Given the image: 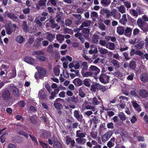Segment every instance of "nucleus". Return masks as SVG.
<instances>
[{"label": "nucleus", "instance_id": "5701e85b", "mask_svg": "<svg viewBox=\"0 0 148 148\" xmlns=\"http://www.w3.org/2000/svg\"><path fill=\"white\" fill-rule=\"evenodd\" d=\"M90 49L89 51L90 54H92L97 53L98 52L97 49L95 45H92L90 46Z\"/></svg>", "mask_w": 148, "mask_h": 148}, {"label": "nucleus", "instance_id": "69168bd1", "mask_svg": "<svg viewBox=\"0 0 148 148\" xmlns=\"http://www.w3.org/2000/svg\"><path fill=\"white\" fill-rule=\"evenodd\" d=\"M83 57L86 60L88 61L89 63H91L92 62V59L91 58H89L86 55H83Z\"/></svg>", "mask_w": 148, "mask_h": 148}, {"label": "nucleus", "instance_id": "6e6552de", "mask_svg": "<svg viewBox=\"0 0 148 148\" xmlns=\"http://www.w3.org/2000/svg\"><path fill=\"white\" fill-rule=\"evenodd\" d=\"M74 116L78 121L81 120L82 116V114H80L78 110H75L73 112Z\"/></svg>", "mask_w": 148, "mask_h": 148}, {"label": "nucleus", "instance_id": "79ce46f5", "mask_svg": "<svg viewBox=\"0 0 148 148\" xmlns=\"http://www.w3.org/2000/svg\"><path fill=\"white\" fill-rule=\"evenodd\" d=\"M145 22L141 18H139L138 19L137 21V24L140 28L144 25L145 24Z\"/></svg>", "mask_w": 148, "mask_h": 148}, {"label": "nucleus", "instance_id": "4be33fe9", "mask_svg": "<svg viewBox=\"0 0 148 148\" xmlns=\"http://www.w3.org/2000/svg\"><path fill=\"white\" fill-rule=\"evenodd\" d=\"M115 138L113 137L111 138L110 140L107 143V146L109 148H111L113 147L114 145V142L115 141Z\"/></svg>", "mask_w": 148, "mask_h": 148}, {"label": "nucleus", "instance_id": "ea45409f", "mask_svg": "<svg viewBox=\"0 0 148 148\" xmlns=\"http://www.w3.org/2000/svg\"><path fill=\"white\" fill-rule=\"evenodd\" d=\"M73 83L75 84V85L80 86L82 84V81L79 79L76 78L74 80Z\"/></svg>", "mask_w": 148, "mask_h": 148}, {"label": "nucleus", "instance_id": "c03bdc74", "mask_svg": "<svg viewBox=\"0 0 148 148\" xmlns=\"http://www.w3.org/2000/svg\"><path fill=\"white\" fill-rule=\"evenodd\" d=\"M54 148H62V145L58 141H55L54 143Z\"/></svg>", "mask_w": 148, "mask_h": 148}, {"label": "nucleus", "instance_id": "2f4dec72", "mask_svg": "<svg viewBox=\"0 0 148 148\" xmlns=\"http://www.w3.org/2000/svg\"><path fill=\"white\" fill-rule=\"evenodd\" d=\"M10 89L12 91L13 94L15 95L18 96L19 95V92L18 89L15 87L12 86L10 87Z\"/></svg>", "mask_w": 148, "mask_h": 148}, {"label": "nucleus", "instance_id": "f03ea898", "mask_svg": "<svg viewBox=\"0 0 148 148\" xmlns=\"http://www.w3.org/2000/svg\"><path fill=\"white\" fill-rule=\"evenodd\" d=\"M89 71L92 73L95 78H96V76L100 72V69L97 66L94 65H91L89 68Z\"/></svg>", "mask_w": 148, "mask_h": 148}, {"label": "nucleus", "instance_id": "e433bc0d", "mask_svg": "<svg viewBox=\"0 0 148 148\" xmlns=\"http://www.w3.org/2000/svg\"><path fill=\"white\" fill-rule=\"evenodd\" d=\"M109 132H107L102 137L101 140L103 142H105L109 138L108 137Z\"/></svg>", "mask_w": 148, "mask_h": 148}, {"label": "nucleus", "instance_id": "680f3d73", "mask_svg": "<svg viewBox=\"0 0 148 148\" xmlns=\"http://www.w3.org/2000/svg\"><path fill=\"white\" fill-rule=\"evenodd\" d=\"M79 95L82 98H83L85 96V93L83 92L81 89L79 90Z\"/></svg>", "mask_w": 148, "mask_h": 148}, {"label": "nucleus", "instance_id": "c756f323", "mask_svg": "<svg viewBox=\"0 0 148 148\" xmlns=\"http://www.w3.org/2000/svg\"><path fill=\"white\" fill-rule=\"evenodd\" d=\"M24 60L27 63L31 64H33L34 62V60L32 58L29 57L25 58Z\"/></svg>", "mask_w": 148, "mask_h": 148}, {"label": "nucleus", "instance_id": "5fc2aeb1", "mask_svg": "<svg viewBox=\"0 0 148 148\" xmlns=\"http://www.w3.org/2000/svg\"><path fill=\"white\" fill-rule=\"evenodd\" d=\"M144 32H146L148 31V25L144 24L142 27L140 28Z\"/></svg>", "mask_w": 148, "mask_h": 148}, {"label": "nucleus", "instance_id": "0eeeda50", "mask_svg": "<svg viewBox=\"0 0 148 148\" xmlns=\"http://www.w3.org/2000/svg\"><path fill=\"white\" fill-rule=\"evenodd\" d=\"M5 27L7 34L8 35L11 34L13 31V28L11 26V24H6L5 25Z\"/></svg>", "mask_w": 148, "mask_h": 148}, {"label": "nucleus", "instance_id": "1a4fd4ad", "mask_svg": "<svg viewBox=\"0 0 148 148\" xmlns=\"http://www.w3.org/2000/svg\"><path fill=\"white\" fill-rule=\"evenodd\" d=\"M38 96L40 99L43 100L47 99L46 93L42 90H40Z\"/></svg>", "mask_w": 148, "mask_h": 148}, {"label": "nucleus", "instance_id": "09e8293b", "mask_svg": "<svg viewBox=\"0 0 148 148\" xmlns=\"http://www.w3.org/2000/svg\"><path fill=\"white\" fill-rule=\"evenodd\" d=\"M119 116L121 120L122 121H124L126 119L125 116L123 112H119Z\"/></svg>", "mask_w": 148, "mask_h": 148}, {"label": "nucleus", "instance_id": "a19ab883", "mask_svg": "<svg viewBox=\"0 0 148 148\" xmlns=\"http://www.w3.org/2000/svg\"><path fill=\"white\" fill-rule=\"evenodd\" d=\"M25 40V39L22 36L19 35L16 38V41L20 44L22 43Z\"/></svg>", "mask_w": 148, "mask_h": 148}, {"label": "nucleus", "instance_id": "4468645a", "mask_svg": "<svg viewBox=\"0 0 148 148\" xmlns=\"http://www.w3.org/2000/svg\"><path fill=\"white\" fill-rule=\"evenodd\" d=\"M36 68L38 70V72L40 75L44 76L46 75V71L44 68L38 66H36Z\"/></svg>", "mask_w": 148, "mask_h": 148}, {"label": "nucleus", "instance_id": "393cba45", "mask_svg": "<svg viewBox=\"0 0 148 148\" xmlns=\"http://www.w3.org/2000/svg\"><path fill=\"white\" fill-rule=\"evenodd\" d=\"M7 16L8 17L14 21H16L18 19V17L15 14L12 13H8Z\"/></svg>", "mask_w": 148, "mask_h": 148}, {"label": "nucleus", "instance_id": "3c124183", "mask_svg": "<svg viewBox=\"0 0 148 148\" xmlns=\"http://www.w3.org/2000/svg\"><path fill=\"white\" fill-rule=\"evenodd\" d=\"M65 101L67 103H68L70 104L71 102H73L75 101L74 98L71 97H69L65 99Z\"/></svg>", "mask_w": 148, "mask_h": 148}, {"label": "nucleus", "instance_id": "4d7b16f0", "mask_svg": "<svg viewBox=\"0 0 148 148\" xmlns=\"http://www.w3.org/2000/svg\"><path fill=\"white\" fill-rule=\"evenodd\" d=\"M54 106L56 108L58 109H60L62 107L61 104L57 102H55L54 104Z\"/></svg>", "mask_w": 148, "mask_h": 148}, {"label": "nucleus", "instance_id": "423d86ee", "mask_svg": "<svg viewBox=\"0 0 148 148\" xmlns=\"http://www.w3.org/2000/svg\"><path fill=\"white\" fill-rule=\"evenodd\" d=\"M139 95L142 98H145L148 96V92L145 89H141L139 92Z\"/></svg>", "mask_w": 148, "mask_h": 148}, {"label": "nucleus", "instance_id": "9d476101", "mask_svg": "<svg viewBox=\"0 0 148 148\" xmlns=\"http://www.w3.org/2000/svg\"><path fill=\"white\" fill-rule=\"evenodd\" d=\"M91 21L90 20H86L84 21L78 28V30H82L84 27H87L90 26Z\"/></svg>", "mask_w": 148, "mask_h": 148}, {"label": "nucleus", "instance_id": "f704fd0d", "mask_svg": "<svg viewBox=\"0 0 148 148\" xmlns=\"http://www.w3.org/2000/svg\"><path fill=\"white\" fill-rule=\"evenodd\" d=\"M85 108L87 110H91V111L94 112V114H96L97 113V111L95 110V107L93 106L88 105L85 107Z\"/></svg>", "mask_w": 148, "mask_h": 148}, {"label": "nucleus", "instance_id": "4c0bfd02", "mask_svg": "<svg viewBox=\"0 0 148 148\" xmlns=\"http://www.w3.org/2000/svg\"><path fill=\"white\" fill-rule=\"evenodd\" d=\"M98 49L99 52L101 54H106L108 52L107 50L102 47H99Z\"/></svg>", "mask_w": 148, "mask_h": 148}, {"label": "nucleus", "instance_id": "338daca9", "mask_svg": "<svg viewBox=\"0 0 148 148\" xmlns=\"http://www.w3.org/2000/svg\"><path fill=\"white\" fill-rule=\"evenodd\" d=\"M65 138L67 144L68 145H69L71 140V138L68 136H66L65 137Z\"/></svg>", "mask_w": 148, "mask_h": 148}, {"label": "nucleus", "instance_id": "603ef678", "mask_svg": "<svg viewBox=\"0 0 148 148\" xmlns=\"http://www.w3.org/2000/svg\"><path fill=\"white\" fill-rule=\"evenodd\" d=\"M7 135H8L7 133H5L0 137V140L1 143H3L6 140L5 136Z\"/></svg>", "mask_w": 148, "mask_h": 148}, {"label": "nucleus", "instance_id": "c85d7f7f", "mask_svg": "<svg viewBox=\"0 0 148 148\" xmlns=\"http://www.w3.org/2000/svg\"><path fill=\"white\" fill-rule=\"evenodd\" d=\"M46 35L47 37V39L49 40L50 42H52L55 38V35H53L50 33H46Z\"/></svg>", "mask_w": 148, "mask_h": 148}, {"label": "nucleus", "instance_id": "aec40b11", "mask_svg": "<svg viewBox=\"0 0 148 148\" xmlns=\"http://www.w3.org/2000/svg\"><path fill=\"white\" fill-rule=\"evenodd\" d=\"M80 65L82 69V71H84L88 69V63L86 62H83L81 63Z\"/></svg>", "mask_w": 148, "mask_h": 148}, {"label": "nucleus", "instance_id": "f3484780", "mask_svg": "<svg viewBox=\"0 0 148 148\" xmlns=\"http://www.w3.org/2000/svg\"><path fill=\"white\" fill-rule=\"evenodd\" d=\"M125 31L124 27L121 26H119L116 28L117 33L119 35H122L124 34Z\"/></svg>", "mask_w": 148, "mask_h": 148}, {"label": "nucleus", "instance_id": "2eb2a0df", "mask_svg": "<svg viewBox=\"0 0 148 148\" xmlns=\"http://www.w3.org/2000/svg\"><path fill=\"white\" fill-rule=\"evenodd\" d=\"M86 135V134L83 132L82 130H79L76 132V136L77 137L84 138Z\"/></svg>", "mask_w": 148, "mask_h": 148}, {"label": "nucleus", "instance_id": "a18cd8bd", "mask_svg": "<svg viewBox=\"0 0 148 148\" xmlns=\"http://www.w3.org/2000/svg\"><path fill=\"white\" fill-rule=\"evenodd\" d=\"M23 29L24 32H27L28 29V27L27 24V22L24 21L22 24Z\"/></svg>", "mask_w": 148, "mask_h": 148}, {"label": "nucleus", "instance_id": "a878e982", "mask_svg": "<svg viewBox=\"0 0 148 148\" xmlns=\"http://www.w3.org/2000/svg\"><path fill=\"white\" fill-rule=\"evenodd\" d=\"M64 36L62 34H58L56 35V38L60 43L62 42L64 40Z\"/></svg>", "mask_w": 148, "mask_h": 148}, {"label": "nucleus", "instance_id": "49530a36", "mask_svg": "<svg viewBox=\"0 0 148 148\" xmlns=\"http://www.w3.org/2000/svg\"><path fill=\"white\" fill-rule=\"evenodd\" d=\"M83 83L85 86L87 87L90 86L91 84L90 83V80L88 79H85L83 81Z\"/></svg>", "mask_w": 148, "mask_h": 148}, {"label": "nucleus", "instance_id": "f8f14e48", "mask_svg": "<svg viewBox=\"0 0 148 148\" xmlns=\"http://www.w3.org/2000/svg\"><path fill=\"white\" fill-rule=\"evenodd\" d=\"M2 97L4 100L8 101L10 100V93L9 91L7 90L5 91L2 95Z\"/></svg>", "mask_w": 148, "mask_h": 148}, {"label": "nucleus", "instance_id": "412c9836", "mask_svg": "<svg viewBox=\"0 0 148 148\" xmlns=\"http://www.w3.org/2000/svg\"><path fill=\"white\" fill-rule=\"evenodd\" d=\"M75 140L77 144L83 145L86 143V140L84 138L78 137Z\"/></svg>", "mask_w": 148, "mask_h": 148}, {"label": "nucleus", "instance_id": "e2e57ef3", "mask_svg": "<svg viewBox=\"0 0 148 148\" xmlns=\"http://www.w3.org/2000/svg\"><path fill=\"white\" fill-rule=\"evenodd\" d=\"M16 140L17 143H21L23 140V138L22 137L18 136L16 138Z\"/></svg>", "mask_w": 148, "mask_h": 148}, {"label": "nucleus", "instance_id": "6ab92c4d", "mask_svg": "<svg viewBox=\"0 0 148 148\" xmlns=\"http://www.w3.org/2000/svg\"><path fill=\"white\" fill-rule=\"evenodd\" d=\"M132 32V29L130 27H127L125 29L124 34L126 36L129 37L131 35Z\"/></svg>", "mask_w": 148, "mask_h": 148}, {"label": "nucleus", "instance_id": "dca6fc26", "mask_svg": "<svg viewBox=\"0 0 148 148\" xmlns=\"http://www.w3.org/2000/svg\"><path fill=\"white\" fill-rule=\"evenodd\" d=\"M88 101L91 102L90 103L94 106L97 105L100 103V101H98L96 97L90 99H88Z\"/></svg>", "mask_w": 148, "mask_h": 148}, {"label": "nucleus", "instance_id": "c9c22d12", "mask_svg": "<svg viewBox=\"0 0 148 148\" xmlns=\"http://www.w3.org/2000/svg\"><path fill=\"white\" fill-rule=\"evenodd\" d=\"M144 43L143 41H140L138 44L135 45V47L138 49H142L144 47Z\"/></svg>", "mask_w": 148, "mask_h": 148}, {"label": "nucleus", "instance_id": "774afa93", "mask_svg": "<svg viewBox=\"0 0 148 148\" xmlns=\"http://www.w3.org/2000/svg\"><path fill=\"white\" fill-rule=\"evenodd\" d=\"M90 16L92 17H98V14L95 11H92L91 12Z\"/></svg>", "mask_w": 148, "mask_h": 148}, {"label": "nucleus", "instance_id": "473e14b6", "mask_svg": "<svg viewBox=\"0 0 148 148\" xmlns=\"http://www.w3.org/2000/svg\"><path fill=\"white\" fill-rule=\"evenodd\" d=\"M115 46V44L113 43L110 42H108L106 45V47L107 48L111 50H114Z\"/></svg>", "mask_w": 148, "mask_h": 148}, {"label": "nucleus", "instance_id": "58836bf2", "mask_svg": "<svg viewBox=\"0 0 148 148\" xmlns=\"http://www.w3.org/2000/svg\"><path fill=\"white\" fill-rule=\"evenodd\" d=\"M140 80L144 82H146L148 80V77L145 74L141 75L140 77Z\"/></svg>", "mask_w": 148, "mask_h": 148}, {"label": "nucleus", "instance_id": "39448f33", "mask_svg": "<svg viewBox=\"0 0 148 148\" xmlns=\"http://www.w3.org/2000/svg\"><path fill=\"white\" fill-rule=\"evenodd\" d=\"M100 13L102 15L106 14V17L108 18L111 16V12L110 10L106 8H103L101 10Z\"/></svg>", "mask_w": 148, "mask_h": 148}, {"label": "nucleus", "instance_id": "de8ad7c7", "mask_svg": "<svg viewBox=\"0 0 148 148\" xmlns=\"http://www.w3.org/2000/svg\"><path fill=\"white\" fill-rule=\"evenodd\" d=\"M54 73L55 75L58 76L59 75L60 70L58 67H55L54 68Z\"/></svg>", "mask_w": 148, "mask_h": 148}, {"label": "nucleus", "instance_id": "7ed1b4c3", "mask_svg": "<svg viewBox=\"0 0 148 148\" xmlns=\"http://www.w3.org/2000/svg\"><path fill=\"white\" fill-rule=\"evenodd\" d=\"M18 134L24 136L26 137L27 138H28L29 137L28 136H29L31 138L32 141L34 143V144L36 145H38V143L37 140L34 136H32L29 134L28 135L26 133L22 131H20L18 132Z\"/></svg>", "mask_w": 148, "mask_h": 148}, {"label": "nucleus", "instance_id": "f257e3e1", "mask_svg": "<svg viewBox=\"0 0 148 148\" xmlns=\"http://www.w3.org/2000/svg\"><path fill=\"white\" fill-rule=\"evenodd\" d=\"M44 53L41 50L36 51L34 52L33 55L34 56L35 55H37L36 58L39 60L42 61H44L46 60V58L44 56H42L44 55Z\"/></svg>", "mask_w": 148, "mask_h": 148}, {"label": "nucleus", "instance_id": "bb28decb", "mask_svg": "<svg viewBox=\"0 0 148 148\" xmlns=\"http://www.w3.org/2000/svg\"><path fill=\"white\" fill-rule=\"evenodd\" d=\"M126 14H124L123 15L121 18L119 20V22L121 24L125 25L127 21V19L126 17Z\"/></svg>", "mask_w": 148, "mask_h": 148}, {"label": "nucleus", "instance_id": "bf43d9fd", "mask_svg": "<svg viewBox=\"0 0 148 148\" xmlns=\"http://www.w3.org/2000/svg\"><path fill=\"white\" fill-rule=\"evenodd\" d=\"M107 43L105 40H101L99 41V44L103 46H106Z\"/></svg>", "mask_w": 148, "mask_h": 148}, {"label": "nucleus", "instance_id": "13d9d810", "mask_svg": "<svg viewBox=\"0 0 148 148\" xmlns=\"http://www.w3.org/2000/svg\"><path fill=\"white\" fill-rule=\"evenodd\" d=\"M91 136L94 139L96 138L97 136V132H92L90 134Z\"/></svg>", "mask_w": 148, "mask_h": 148}, {"label": "nucleus", "instance_id": "ddd939ff", "mask_svg": "<svg viewBox=\"0 0 148 148\" xmlns=\"http://www.w3.org/2000/svg\"><path fill=\"white\" fill-rule=\"evenodd\" d=\"M81 30H82V33L84 37L85 38H88L90 32L89 29L88 28H83Z\"/></svg>", "mask_w": 148, "mask_h": 148}, {"label": "nucleus", "instance_id": "7c9ffc66", "mask_svg": "<svg viewBox=\"0 0 148 148\" xmlns=\"http://www.w3.org/2000/svg\"><path fill=\"white\" fill-rule=\"evenodd\" d=\"M119 11L121 14H124L126 12V8L124 5H121L117 7Z\"/></svg>", "mask_w": 148, "mask_h": 148}, {"label": "nucleus", "instance_id": "cd10ccee", "mask_svg": "<svg viewBox=\"0 0 148 148\" xmlns=\"http://www.w3.org/2000/svg\"><path fill=\"white\" fill-rule=\"evenodd\" d=\"M110 0H101L100 3L103 6L107 7L108 6L110 3Z\"/></svg>", "mask_w": 148, "mask_h": 148}, {"label": "nucleus", "instance_id": "a211bd4d", "mask_svg": "<svg viewBox=\"0 0 148 148\" xmlns=\"http://www.w3.org/2000/svg\"><path fill=\"white\" fill-rule=\"evenodd\" d=\"M111 63L113 65L115 69H118L119 67V62L115 59H112L110 61Z\"/></svg>", "mask_w": 148, "mask_h": 148}, {"label": "nucleus", "instance_id": "052dcab7", "mask_svg": "<svg viewBox=\"0 0 148 148\" xmlns=\"http://www.w3.org/2000/svg\"><path fill=\"white\" fill-rule=\"evenodd\" d=\"M98 36L97 35H94L93 36V37L92 38V40L93 42L95 43H96L98 42Z\"/></svg>", "mask_w": 148, "mask_h": 148}, {"label": "nucleus", "instance_id": "37998d69", "mask_svg": "<svg viewBox=\"0 0 148 148\" xmlns=\"http://www.w3.org/2000/svg\"><path fill=\"white\" fill-rule=\"evenodd\" d=\"M136 66L135 62L133 61H131L130 62L129 67L131 69L134 70Z\"/></svg>", "mask_w": 148, "mask_h": 148}, {"label": "nucleus", "instance_id": "864d4df0", "mask_svg": "<svg viewBox=\"0 0 148 148\" xmlns=\"http://www.w3.org/2000/svg\"><path fill=\"white\" fill-rule=\"evenodd\" d=\"M80 62L79 61H76L74 62V69H79L80 65Z\"/></svg>", "mask_w": 148, "mask_h": 148}, {"label": "nucleus", "instance_id": "0e129e2a", "mask_svg": "<svg viewBox=\"0 0 148 148\" xmlns=\"http://www.w3.org/2000/svg\"><path fill=\"white\" fill-rule=\"evenodd\" d=\"M79 30H78V28L77 29V32L75 35V36L76 37L79 38V37H81L83 35L81 33H80Z\"/></svg>", "mask_w": 148, "mask_h": 148}, {"label": "nucleus", "instance_id": "72a5a7b5", "mask_svg": "<svg viewBox=\"0 0 148 148\" xmlns=\"http://www.w3.org/2000/svg\"><path fill=\"white\" fill-rule=\"evenodd\" d=\"M83 72L84 71H81V73L83 77H89L93 75L92 73L90 71H89L85 72Z\"/></svg>", "mask_w": 148, "mask_h": 148}, {"label": "nucleus", "instance_id": "9b49d317", "mask_svg": "<svg viewBox=\"0 0 148 148\" xmlns=\"http://www.w3.org/2000/svg\"><path fill=\"white\" fill-rule=\"evenodd\" d=\"M117 10L116 9H113L111 12V16H113L116 19H119L121 17V14L118 13V14L117 15Z\"/></svg>", "mask_w": 148, "mask_h": 148}, {"label": "nucleus", "instance_id": "8fccbe9b", "mask_svg": "<svg viewBox=\"0 0 148 148\" xmlns=\"http://www.w3.org/2000/svg\"><path fill=\"white\" fill-rule=\"evenodd\" d=\"M130 14L133 16L137 17L138 16V13L134 9H131L130 10Z\"/></svg>", "mask_w": 148, "mask_h": 148}, {"label": "nucleus", "instance_id": "20e7f679", "mask_svg": "<svg viewBox=\"0 0 148 148\" xmlns=\"http://www.w3.org/2000/svg\"><path fill=\"white\" fill-rule=\"evenodd\" d=\"M110 78V77L105 73L101 74L99 76L100 81L102 83L106 84L108 83Z\"/></svg>", "mask_w": 148, "mask_h": 148}, {"label": "nucleus", "instance_id": "6e6d98bb", "mask_svg": "<svg viewBox=\"0 0 148 148\" xmlns=\"http://www.w3.org/2000/svg\"><path fill=\"white\" fill-rule=\"evenodd\" d=\"M136 54L137 55H138L140 56L141 57V58L142 59L144 58V57L143 56V53L139 50H137L136 51Z\"/></svg>", "mask_w": 148, "mask_h": 148}, {"label": "nucleus", "instance_id": "b1692460", "mask_svg": "<svg viewBox=\"0 0 148 148\" xmlns=\"http://www.w3.org/2000/svg\"><path fill=\"white\" fill-rule=\"evenodd\" d=\"M99 84L95 83L91 85L90 90L92 92H95L97 90L99 89Z\"/></svg>", "mask_w": 148, "mask_h": 148}]
</instances>
